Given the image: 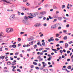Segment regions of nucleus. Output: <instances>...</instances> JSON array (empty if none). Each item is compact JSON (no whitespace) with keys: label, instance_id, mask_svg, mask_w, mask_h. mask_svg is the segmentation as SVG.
<instances>
[{"label":"nucleus","instance_id":"obj_1","mask_svg":"<svg viewBox=\"0 0 73 73\" xmlns=\"http://www.w3.org/2000/svg\"><path fill=\"white\" fill-rule=\"evenodd\" d=\"M15 18V15L13 14L10 17L9 19L11 21H13Z\"/></svg>","mask_w":73,"mask_h":73},{"label":"nucleus","instance_id":"obj_2","mask_svg":"<svg viewBox=\"0 0 73 73\" xmlns=\"http://www.w3.org/2000/svg\"><path fill=\"white\" fill-rule=\"evenodd\" d=\"M23 22L25 24V25H30V23H29V22L28 21H26V20H23Z\"/></svg>","mask_w":73,"mask_h":73},{"label":"nucleus","instance_id":"obj_3","mask_svg":"<svg viewBox=\"0 0 73 73\" xmlns=\"http://www.w3.org/2000/svg\"><path fill=\"white\" fill-rule=\"evenodd\" d=\"M22 11H28V9L25 8V7H23L22 8Z\"/></svg>","mask_w":73,"mask_h":73},{"label":"nucleus","instance_id":"obj_4","mask_svg":"<svg viewBox=\"0 0 73 73\" xmlns=\"http://www.w3.org/2000/svg\"><path fill=\"white\" fill-rule=\"evenodd\" d=\"M42 64L43 67V68H44V67H45L46 66V65H47V64L45 63L44 62H42Z\"/></svg>","mask_w":73,"mask_h":73},{"label":"nucleus","instance_id":"obj_5","mask_svg":"<svg viewBox=\"0 0 73 73\" xmlns=\"http://www.w3.org/2000/svg\"><path fill=\"white\" fill-rule=\"evenodd\" d=\"M41 25V24L40 23H36L35 24L34 26L36 27H39V26H40Z\"/></svg>","mask_w":73,"mask_h":73},{"label":"nucleus","instance_id":"obj_6","mask_svg":"<svg viewBox=\"0 0 73 73\" xmlns=\"http://www.w3.org/2000/svg\"><path fill=\"white\" fill-rule=\"evenodd\" d=\"M36 15H38V13H36L34 14H33L32 16L34 17H36Z\"/></svg>","mask_w":73,"mask_h":73},{"label":"nucleus","instance_id":"obj_7","mask_svg":"<svg viewBox=\"0 0 73 73\" xmlns=\"http://www.w3.org/2000/svg\"><path fill=\"white\" fill-rule=\"evenodd\" d=\"M6 31L7 32H10V28H7L6 29Z\"/></svg>","mask_w":73,"mask_h":73},{"label":"nucleus","instance_id":"obj_8","mask_svg":"<svg viewBox=\"0 0 73 73\" xmlns=\"http://www.w3.org/2000/svg\"><path fill=\"white\" fill-rule=\"evenodd\" d=\"M58 19L59 21H61L62 19V17H59L58 18Z\"/></svg>","mask_w":73,"mask_h":73},{"label":"nucleus","instance_id":"obj_9","mask_svg":"<svg viewBox=\"0 0 73 73\" xmlns=\"http://www.w3.org/2000/svg\"><path fill=\"white\" fill-rule=\"evenodd\" d=\"M37 54L39 55V56H40V55H43L44 53L42 52H37Z\"/></svg>","mask_w":73,"mask_h":73},{"label":"nucleus","instance_id":"obj_10","mask_svg":"<svg viewBox=\"0 0 73 73\" xmlns=\"http://www.w3.org/2000/svg\"><path fill=\"white\" fill-rule=\"evenodd\" d=\"M40 14H41V15H45V14H46V12H45V11H43L42 12H41L40 13Z\"/></svg>","mask_w":73,"mask_h":73},{"label":"nucleus","instance_id":"obj_11","mask_svg":"<svg viewBox=\"0 0 73 73\" xmlns=\"http://www.w3.org/2000/svg\"><path fill=\"white\" fill-rule=\"evenodd\" d=\"M56 27V25H53L51 26V28H52L53 29H54V28H55Z\"/></svg>","mask_w":73,"mask_h":73},{"label":"nucleus","instance_id":"obj_12","mask_svg":"<svg viewBox=\"0 0 73 73\" xmlns=\"http://www.w3.org/2000/svg\"><path fill=\"white\" fill-rule=\"evenodd\" d=\"M5 57V56H0V59H2V60H3L4 58Z\"/></svg>","mask_w":73,"mask_h":73},{"label":"nucleus","instance_id":"obj_13","mask_svg":"<svg viewBox=\"0 0 73 73\" xmlns=\"http://www.w3.org/2000/svg\"><path fill=\"white\" fill-rule=\"evenodd\" d=\"M68 39V37L67 36H65L63 38V40H67Z\"/></svg>","mask_w":73,"mask_h":73},{"label":"nucleus","instance_id":"obj_14","mask_svg":"<svg viewBox=\"0 0 73 73\" xmlns=\"http://www.w3.org/2000/svg\"><path fill=\"white\" fill-rule=\"evenodd\" d=\"M65 48H68V43H65Z\"/></svg>","mask_w":73,"mask_h":73},{"label":"nucleus","instance_id":"obj_15","mask_svg":"<svg viewBox=\"0 0 73 73\" xmlns=\"http://www.w3.org/2000/svg\"><path fill=\"white\" fill-rule=\"evenodd\" d=\"M11 65H16V63L15 62H13L11 63Z\"/></svg>","mask_w":73,"mask_h":73},{"label":"nucleus","instance_id":"obj_16","mask_svg":"<svg viewBox=\"0 0 73 73\" xmlns=\"http://www.w3.org/2000/svg\"><path fill=\"white\" fill-rule=\"evenodd\" d=\"M7 64L8 65H10L11 64V63L10 61H9L7 62Z\"/></svg>","mask_w":73,"mask_h":73},{"label":"nucleus","instance_id":"obj_17","mask_svg":"<svg viewBox=\"0 0 73 73\" xmlns=\"http://www.w3.org/2000/svg\"><path fill=\"white\" fill-rule=\"evenodd\" d=\"M24 19L25 20H28V17L27 16H25L24 17Z\"/></svg>","mask_w":73,"mask_h":73},{"label":"nucleus","instance_id":"obj_18","mask_svg":"<svg viewBox=\"0 0 73 73\" xmlns=\"http://www.w3.org/2000/svg\"><path fill=\"white\" fill-rule=\"evenodd\" d=\"M12 46L13 48H15L16 47V45L15 44H13L12 45Z\"/></svg>","mask_w":73,"mask_h":73},{"label":"nucleus","instance_id":"obj_19","mask_svg":"<svg viewBox=\"0 0 73 73\" xmlns=\"http://www.w3.org/2000/svg\"><path fill=\"white\" fill-rule=\"evenodd\" d=\"M34 41H32L31 42V43H29L30 45H33V42Z\"/></svg>","mask_w":73,"mask_h":73},{"label":"nucleus","instance_id":"obj_20","mask_svg":"<svg viewBox=\"0 0 73 73\" xmlns=\"http://www.w3.org/2000/svg\"><path fill=\"white\" fill-rule=\"evenodd\" d=\"M13 31V29L10 28V32H12Z\"/></svg>","mask_w":73,"mask_h":73},{"label":"nucleus","instance_id":"obj_21","mask_svg":"<svg viewBox=\"0 0 73 73\" xmlns=\"http://www.w3.org/2000/svg\"><path fill=\"white\" fill-rule=\"evenodd\" d=\"M64 8H65V5H62V9H64Z\"/></svg>","mask_w":73,"mask_h":73},{"label":"nucleus","instance_id":"obj_22","mask_svg":"<svg viewBox=\"0 0 73 73\" xmlns=\"http://www.w3.org/2000/svg\"><path fill=\"white\" fill-rule=\"evenodd\" d=\"M67 68L68 69H70L72 68V67L71 66H68L67 67Z\"/></svg>","mask_w":73,"mask_h":73},{"label":"nucleus","instance_id":"obj_23","mask_svg":"<svg viewBox=\"0 0 73 73\" xmlns=\"http://www.w3.org/2000/svg\"><path fill=\"white\" fill-rule=\"evenodd\" d=\"M34 48L35 49H36V48H37V44H35L34 46Z\"/></svg>","mask_w":73,"mask_h":73},{"label":"nucleus","instance_id":"obj_24","mask_svg":"<svg viewBox=\"0 0 73 73\" xmlns=\"http://www.w3.org/2000/svg\"><path fill=\"white\" fill-rule=\"evenodd\" d=\"M33 64H34V65H37V63L35 62H33Z\"/></svg>","mask_w":73,"mask_h":73},{"label":"nucleus","instance_id":"obj_25","mask_svg":"<svg viewBox=\"0 0 73 73\" xmlns=\"http://www.w3.org/2000/svg\"><path fill=\"white\" fill-rule=\"evenodd\" d=\"M32 39H31V38H29L28 39V41H32Z\"/></svg>","mask_w":73,"mask_h":73},{"label":"nucleus","instance_id":"obj_26","mask_svg":"<svg viewBox=\"0 0 73 73\" xmlns=\"http://www.w3.org/2000/svg\"><path fill=\"white\" fill-rule=\"evenodd\" d=\"M63 19H65V20H68L69 19L68 18H66L65 17H64Z\"/></svg>","mask_w":73,"mask_h":73},{"label":"nucleus","instance_id":"obj_27","mask_svg":"<svg viewBox=\"0 0 73 73\" xmlns=\"http://www.w3.org/2000/svg\"><path fill=\"white\" fill-rule=\"evenodd\" d=\"M31 67V68H33L34 67H35V66L33 65H31L30 66Z\"/></svg>","mask_w":73,"mask_h":73},{"label":"nucleus","instance_id":"obj_28","mask_svg":"<svg viewBox=\"0 0 73 73\" xmlns=\"http://www.w3.org/2000/svg\"><path fill=\"white\" fill-rule=\"evenodd\" d=\"M58 17V15H56L54 16V17L55 19H57Z\"/></svg>","mask_w":73,"mask_h":73},{"label":"nucleus","instance_id":"obj_29","mask_svg":"<svg viewBox=\"0 0 73 73\" xmlns=\"http://www.w3.org/2000/svg\"><path fill=\"white\" fill-rule=\"evenodd\" d=\"M53 8L54 9H57V7L54 5L53 6Z\"/></svg>","mask_w":73,"mask_h":73},{"label":"nucleus","instance_id":"obj_30","mask_svg":"<svg viewBox=\"0 0 73 73\" xmlns=\"http://www.w3.org/2000/svg\"><path fill=\"white\" fill-rule=\"evenodd\" d=\"M43 17H44V16H41L40 17H39V19H42Z\"/></svg>","mask_w":73,"mask_h":73},{"label":"nucleus","instance_id":"obj_31","mask_svg":"<svg viewBox=\"0 0 73 73\" xmlns=\"http://www.w3.org/2000/svg\"><path fill=\"white\" fill-rule=\"evenodd\" d=\"M19 53V52H16L15 53V56H17Z\"/></svg>","mask_w":73,"mask_h":73},{"label":"nucleus","instance_id":"obj_32","mask_svg":"<svg viewBox=\"0 0 73 73\" xmlns=\"http://www.w3.org/2000/svg\"><path fill=\"white\" fill-rule=\"evenodd\" d=\"M26 5H27V6H29V5L30 4L29 3H26Z\"/></svg>","mask_w":73,"mask_h":73},{"label":"nucleus","instance_id":"obj_33","mask_svg":"<svg viewBox=\"0 0 73 73\" xmlns=\"http://www.w3.org/2000/svg\"><path fill=\"white\" fill-rule=\"evenodd\" d=\"M48 51L47 50H44V51H42V52L44 53V52H47Z\"/></svg>","mask_w":73,"mask_h":73},{"label":"nucleus","instance_id":"obj_34","mask_svg":"<svg viewBox=\"0 0 73 73\" xmlns=\"http://www.w3.org/2000/svg\"><path fill=\"white\" fill-rule=\"evenodd\" d=\"M39 61H43V58H41L39 59Z\"/></svg>","mask_w":73,"mask_h":73},{"label":"nucleus","instance_id":"obj_35","mask_svg":"<svg viewBox=\"0 0 73 73\" xmlns=\"http://www.w3.org/2000/svg\"><path fill=\"white\" fill-rule=\"evenodd\" d=\"M17 72H21V70L19 69H17Z\"/></svg>","mask_w":73,"mask_h":73},{"label":"nucleus","instance_id":"obj_36","mask_svg":"<svg viewBox=\"0 0 73 73\" xmlns=\"http://www.w3.org/2000/svg\"><path fill=\"white\" fill-rule=\"evenodd\" d=\"M42 45H43V46H45V42L42 43Z\"/></svg>","mask_w":73,"mask_h":73},{"label":"nucleus","instance_id":"obj_37","mask_svg":"<svg viewBox=\"0 0 73 73\" xmlns=\"http://www.w3.org/2000/svg\"><path fill=\"white\" fill-rule=\"evenodd\" d=\"M35 69H37V70H38L39 69V68L37 67H36Z\"/></svg>","mask_w":73,"mask_h":73},{"label":"nucleus","instance_id":"obj_38","mask_svg":"<svg viewBox=\"0 0 73 73\" xmlns=\"http://www.w3.org/2000/svg\"><path fill=\"white\" fill-rule=\"evenodd\" d=\"M60 36V34H57L56 35V37H58V36Z\"/></svg>","mask_w":73,"mask_h":73},{"label":"nucleus","instance_id":"obj_39","mask_svg":"<svg viewBox=\"0 0 73 73\" xmlns=\"http://www.w3.org/2000/svg\"><path fill=\"white\" fill-rule=\"evenodd\" d=\"M50 60H51L50 57H49L47 59V60H48V61H50Z\"/></svg>","mask_w":73,"mask_h":73},{"label":"nucleus","instance_id":"obj_40","mask_svg":"<svg viewBox=\"0 0 73 73\" xmlns=\"http://www.w3.org/2000/svg\"><path fill=\"white\" fill-rule=\"evenodd\" d=\"M69 3H68V6H67V8L68 9H69Z\"/></svg>","mask_w":73,"mask_h":73},{"label":"nucleus","instance_id":"obj_41","mask_svg":"<svg viewBox=\"0 0 73 73\" xmlns=\"http://www.w3.org/2000/svg\"><path fill=\"white\" fill-rule=\"evenodd\" d=\"M11 60H13V58H12V57H10Z\"/></svg>","mask_w":73,"mask_h":73},{"label":"nucleus","instance_id":"obj_42","mask_svg":"<svg viewBox=\"0 0 73 73\" xmlns=\"http://www.w3.org/2000/svg\"><path fill=\"white\" fill-rule=\"evenodd\" d=\"M59 42L60 43H64V41H62H62H60V42Z\"/></svg>","mask_w":73,"mask_h":73},{"label":"nucleus","instance_id":"obj_43","mask_svg":"<svg viewBox=\"0 0 73 73\" xmlns=\"http://www.w3.org/2000/svg\"><path fill=\"white\" fill-rule=\"evenodd\" d=\"M18 15H20L21 13L20 12H19V11H18Z\"/></svg>","mask_w":73,"mask_h":73},{"label":"nucleus","instance_id":"obj_44","mask_svg":"<svg viewBox=\"0 0 73 73\" xmlns=\"http://www.w3.org/2000/svg\"><path fill=\"white\" fill-rule=\"evenodd\" d=\"M42 49H43V48H40L39 49V50L41 51V50H42Z\"/></svg>","mask_w":73,"mask_h":73},{"label":"nucleus","instance_id":"obj_45","mask_svg":"<svg viewBox=\"0 0 73 73\" xmlns=\"http://www.w3.org/2000/svg\"><path fill=\"white\" fill-rule=\"evenodd\" d=\"M60 53H62V52H63V51H62V50H60Z\"/></svg>","mask_w":73,"mask_h":73},{"label":"nucleus","instance_id":"obj_46","mask_svg":"<svg viewBox=\"0 0 73 73\" xmlns=\"http://www.w3.org/2000/svg\"><path fill=\"white\" fill-rule=\"evenodd\" d=\"M65 70H66V71H67V73H69V72H70V71L66 69Z\"/></svg>","mask_w":73,"mask_h":73},{"label":"nucleus","instance_id":"obj_47","mask_svg":"<svg viewBox=\"0 0 73 73\" xmlns=\"http://www.w3.org/2000/svg\"><path fill=\"white\" fill-rule=\"evenodd\" d=\"M18 41H21V38H18Z\"/></svg>","mask_w":73,"mask_h":73},{"label":"nucleus","instance_id":"obj_48","mask_svg":"<svg viewBox=\"0 0 73 73\" xmlns=\"http://www.w3.org/2000/svg\"><path fill=\"white\" fill-rule=\"evenodd\" d=\"M49 18L50 19H53V18H52L50 16H49Z\"/></svg>","mask_w":73,"mask_h":73},{"label":"nucleus","instance_id":"obj_49","mask_svg":"<svg viewBox=\"0 0 73 73\" xmlns=\"http://www.w3.org/2000/svg\"><path fill=\"white\" fill-rule=\"evenodd\" d=\"M55 41H58L59 40V39L57 38H56L55 39Z\"/></svg>","mask_w":73,"mask_h":73},{"label":"nucleus","instance_id":"obj_50","mask_svg":"<svg viewBox=\"0 0 73 73\" xmlns=\"http://www.w3.org/2000/svg\"><path fill=\"white\" fill-rule=\"evenodd\" d=\"M72 41H71L68 42V44H72Z\"/></svg>","mask_w":73,"mask_h":73},{"label":"nucleus","instance_id":"obj_51","mask_svg":"<svg viewBox=\"0 0 73 73\" xmlns=\"http://www.w3.org/2000/svg\"><path fill=\"white\" fill-rule=\"evenodd\" d=\"M37 58H38V59H40V58H41V56H38L37 57Z\"/></svg>","mask_w":73,"mask_h":73},{"label":"nucleus","instance_id":"obj_52","mask_svg":"<svg viewBox=\"0 0 73 73\" xmlns=\"http://www.w3.org/2000/svg\"><path fill=\"white\" fill-rule=\"evenodd\" d=\"M46 70H47V71H46ZM45 71V72L46 73H48V69H47Z\"/></svg>","mask_w":73,"mask_h":73},{"label":"nucleus","instance_id":"obj_53","mask_svg":"<svg viewBox=\"0 0 73 73\" xmlns=\"http://www.w3.org/2000/svg\"><path fill=\"white\" fill-rule=\"evenodd\" d=\"M66 32H67V31H66V30H64L63 31L64 33H66Z\"/></svg>","mask_w":73,"mask_h":73},{"label":"nucleus","instance_id":"obj_54","mask_svg":"<svg viewBox=\"0 0 73 73\" xmlns=\"http://www.w3.org/2000/svg\"><path fill=\"white\" fill-rule=\"evenodd\" d=\"M24 32H21L20 33V34L21 35H23V34H24Z\"/></svg>","mask_w":73,"mask_h":73},{"label":"nucleus","instance_id":"obj_55","mask_svg":"<svg viewBox=\"0 0 73 73\" xmlns=\"http://www.w3.org/2000/svg\"><path fill=\"white\" fill-rule=\"evenodd\" d=\"M44 36V34H41L40 36V37H42V36Z\"/></svg>","mask_w":73,"mask_h":73},{"label":"nucleus","instance_id":"obj_56","mask_svg":"<svg viewBox=\"0 0 73 73\" xmlns=\"http://www.w3.org/2000/svg\"><path fill=\"white\" fill-rule=\"evenodd\" d=\"M1 1H4V2H7V1L5 0H0Z\"/></svg>","mask_w":73,"mask_h":73},{"label":"nucleus","instance_id":"obj_57","mask_svg":"<svg viewBox=\"0 0 73 73\" xmlns=\"http://www.w3.org/2000/svg\"><path fill=\"white\" fill-rule=\"evenodd\" d=\"M69 27V25H66V27L67 28H68V27Z\"/></svg>","mask_w":73,"mask_h":73},{"label":"nucleus","instance_id":"obj_58","mask_svg":"<svg viewBox=\"0 0 73 73\" xmlns=\"http://www.w3.org/2000/svg\"><path fill=\"white\" fill-rule=\"evenodd\" d=\"M40 42H38L37 43V45H40Z\"/></svg>","mask_w":73,"mask_h":73},{"label":"nucleus","instance_id":"obj_59","mask_svg":"<svg viewBox=\"0 0 73 73\" xmlns=\"http://www.w3.org/2000/svg\"><path fill=\"white\" fill-rule=\"evenodd\" d=\"M48 67H50V68H52V67H53V66H52V65H50Z\"/></svg>","mask_w":73,"mask_h":73},{"label":"nucleus","instance_id":"obj_60","mask_svg":"<svg viewBox=\"0 0 73 73\" xmlns=\"http://www.w3.org/2000/svg\"><path fill=\"white\" fill-rule=\"evenodd\" d=\"M43 25L44 26V27H46V24L44 23L43 24Z\"/></svg>","mask_w":73,"mask_h":73},{"label":"nucleus","instance_id":"obj_61","mask_svg":"<svg viewBox=\"0 0 73 73\" xmlns=\"http://www.w3.org/2000/svg\"><path fill=\"white\" fill-rule=\"evenodd\" d=\"M52 38H53V37H51V41H54V39Z\"/></svg>","mask_w":73,"mask_h":73},{"label":"nucleus","instance_id":"obj_62","mask_svg":"<svg viewBox=\"0 0 73 73\" xmlns=\"http://www.w3.org/2000/svg\"><path fill=\"white\" fill-rule=\"evenodd\" d=\"M29 15L30 16H32L33 15L32 14V13H30L29 14Z\"/></svg>","mask_w":73,"mask_h":73},{"label":"nucleus","instance_id":"obj_63","mask_svg":"<svg viewBox=\"0 0 73 73\" xmlns=\"http://www.w3.org/2000/svg\"><path fill=\"white\" fill-rule=\"evenodd\" d=\"M20 56L21 57H23V55L22 54H20Z\"/></svg>","mask_w":73,"mask_h":73},{"label":"nucleus","instance_id":"obj_64","mask_svg":"<svg viewBox=\"0 0 73 73\" xmlns=\"http://www.w3.org/2000/svg\"><path fill=\"white\" fill-rule=\"evenodd\" d=\"M52 65H54V62L53 61L52 62Z\"/></svg>","mask_w":73,"mask_h":73}]
</instances>
